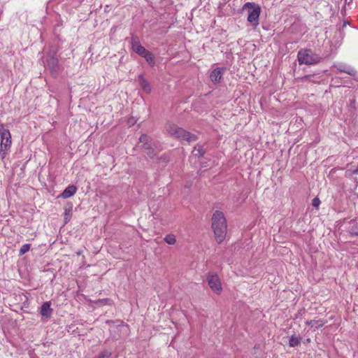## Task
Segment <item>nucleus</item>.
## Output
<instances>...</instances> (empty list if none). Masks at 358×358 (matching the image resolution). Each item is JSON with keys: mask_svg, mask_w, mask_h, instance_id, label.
Instances as JSON below:
<instances>
[{"mask_svg": "<svg viewBox=\"0 0 358 358\" xmlns=\"http://www.w3.org/2000/svg\"><path fill=\"white\" fill-rule=\"evenodd\" d=\"M212 228L215 240L218 243H222L227 234V222L222 212L215 211L212 217Z\"/></svg>", "mask_w": 358, "mask_h": 358, "instance_id": "nucleus-1", "label": "nucleus"}, {"mask_svg": "<svg viewBox=\"0 0 358 358\" xmlns=\"http://www.w3.org/2000/svg\"><path fill=\"white\" fill-rule=\"evenodd\" d=\"M166 131L170 136L180 140H185L189 143L194 142L197 140V136L196 135L185 131L182 128L179 127L171 122L166 124Z\"/></svg>", "mask_w": 358, "mask_h": 358, "instance_id": "nucleus-2", "label": "nucleus"}, {"mask_svg": "<svg viewBox=\"0 0 358 358\" xmlns=\"http://www.w3.org/2000/svg\"><path fill=\"white\" fill-rule=\"evenodd\" d=\"M248 8V22L256 27L259 25V17L261 13L260 6L254 2H247L244 4L243 9Z\"/></svg>", "mask_w": 358, "mask_h": 358, "instance_id": "nucleus-3", "label": "nucleus"}, {"mask_svg": "<svg viewBox=\"0 0 358 358\" xmlns=\"http://www.w3.org/2000/svg\"><path fill=\"white\" fill-rule=\"evenodd\" d=\"M297 58L300 64L313 65L320 61V57L310 49H303L298 52Z\"/></svg>", "mask_w": 358, "mask_h": 358, "instance_id": "nucleus-4", "label": "nucleus"}, {"mask_svg": "<svg viewBox=\"0 0 358 358\" xmlns=\"http://www.w3.org/2000/svg\"><path fill=\"white\" fill-rule=\"evenodd\" d=\"M208 283L211 289L216 294H220L222 289L218 276L215 274H209L207 277Z\"/></svg>", "mask_w": 358, "mask_h": 358, "instance_id": "nucleus-5", "label": "nucleus"}, {"mask_svg": "<svg viewBox=\"0 0 358 358\" xmlns=\"http://www.w3.org/2000/svg\"><path fill=\"white\" fill-rule=\"evenodd\" d=\"M131 48L136 54L141 57H143V55H145L148 51L141 45L137 38H131Z\"/></svg>", "mask_w": 358, "mask_h": 358, "instance_id": "nucleus-6", "label": "nucleus"}, {"mask_svg": "<svg viewBox=\"0 0 358 358\" xmlns=\"http://www.w3.org/2000/svg\"><path fill=\"white\" fill-rule=\"evenodd\" d=\"M224 69L222 68H216L214 69L210 75V78L212 82L217 83H219L222 78L223 74Z\"/></svg>", "mask_w": 358, "mask_h": 358, "instance_id": "nucleus-7", "label": "nucleus"}, {"mask_svg": "<svg viewBox=\"0 0 358 358\" xmlns=\"http://www.w3.org/2000/svg\"><path fill=\"white\" fill-rule=\"evenodd\" d=\"M50 302L46 301L43 303L41 308V314L43 317H45V318H48L51 316L52 313V309L50 308Z\"/></svg>", "mask_w": 358, "mask_h": 358, "instance_id": "nucleus-8", "label": "nucleus"}, {"mask_svg": "<svg viewBox=\"0 0 358 358\" xmlns=\"http://www.w3.org/2000/svg\"><path fill=\"white\" fill-rule=\"evenodd\" d=\"M1 136V148H10L11 145V135L10 131L8 133H4V134L0 136Z\"/></svg>", "mask_w": 358, "mask_h": 358, "instance_id": "nucleus-9", "label": "nucleus"}, {"mask_svg": "<svg viewBox=\"0 0 358 358\" xmlns=\"http://www.w3.org/2000/svg\"><path fill=\"white\" fill-rule=\"evenodd\" d=\"M76 192L77 187L75 185H69L64 190L61 196L64 199H69L73 196Z\"/></svg>", "mask_w": 358, "mask_h": 358, "instance_id": "nucleus-10", "label": "nucleus"}, {"mask_svg": "<svg viewBox=\"0 0 358 358\" xmlns=\"http://www.w3.org/2000/svg\"><path fill=\"white\" fill-rule=\"evenodd\" d=\"M138 80L141 87L143 89V90L146 93H150L151 92V87L148 80L145 79L143 75H140L138 77Z\"/></svg>", "mask_w": 358, "mask_h": 358, "instance_id": "nucleus-11", "label": "nucleus"}, {"mask_svg": "<svg viewBox=\"0 0 358 358\" xmlns=\"http://www.w3.org/2000/svg\"><path fill=\"white\" fill-rule=\"evenodd\" d=\"M306 324L310 326L311 328L319 329L325 324V321L322 320H313L306 321Z\"/></svg>", "mask_w": 358, "mask_h": 358, "instance_id": "nucleus-12", "label": "nucleus"}, {"mask_svg": "<svg viewBox=\"0 0 358 358\" xmlns=\"http://www.w3.org/2000/svg\"><path fill=\"white\" fill-rule=\"evenodd\" d=\"M140 142L143 143L145 149H150V145H152L150 137L146 134L141 135Z\"/></svg>", "mask_w": 358, "mask_h": 358, "instance_id": "nucleus-13", "label": "nucleus"}, {"mask_svg": "<svg viewBox=\"0 0 358 358\" xmlns=\"http://www.w3.org/2000/svg\"><path fill=\"white\" fill-rule=\"evenodd\" d=\"M205 152H206V150L203 149V145H201L200 144H197L194 147V148L192 151L193 155L197 157H203V155L205 154Z\"/></svg>", "mask_w": 358, "mask_h": 358, "instance_id": "nucleus-14", "label": "nucleus"}, {"mask_svg": "<svg viewBox=\"0 0 358 358\" xmlns=\"http://www.w3.org/2000/svg\"><path fill=\"white\" fill-rule=\"evenodd\" d=\"M48 66L52 71H57L58 70V61L55 58H51L48 61Z\"/></svg>", "mask_w": 358, "mask_h": 358, "instance_id": "nucleus-15", "label": "nucleus"}, {"mask_svg": "<svg viewBox=\"0 0 358 358\" xmlns=\"http://www.w3.org/2000/svg\"><path fill=\"white\" fill-rule=\"evenodd\" d=\"M301 343V338L292 335L289 340V345L290 347H296L299 345Z\"/></svg>", "mask_w": 358, "mask_h": 358, "instance_id": "nucleus-16", "label": "nucleus"}, {"mask_svg": "<svg viewBox=\"0 0 358 358\" xmlns=\"http://www.w3.org/2000/svg\"><path fill=\"white\" fill-rule=\"evenodd\" d=\"M143 57L145 58V59L149 64H150V65L155 64V57L151 52L148 51V52L145 55H143Z\"/></svg>", "mask_w": 358, "mask_h": 358, "instance_id": "nucleus-17", "label": "nucleus"}, {"mask_svg": "<svg viewBox=\"0 0 358 358\" xmlns=\"http://www.w3.org/2000/svg\"><path fill=\"white\" fill-rule=\"evenodd\" d=\"M164 240L169 245H174L176 243V236L172 234L166 235Z\"/></svg>", "mask_w": 358, "mask_h": 358, "instance_id": "nucleus-18", "label": "nucleus"}, {"mask_svg": "<svg viewBox=\"0 0 358 358\" xmlns=\"http://www.w3.org/2000/svg\"><path fill=\"white\" fill-rule=\"evenodd\" d=\"M31 248V245L29 243H26L22 245L19 250V255H23L26 252H27Z\"/></svg>", "mask_w": 358, "mask_h": 358, "instance_id": "nucleus-19", "label": "nucleus"}, {"mask_svg": "<svg viewBox=\"0 0 358 358\" xmlns=\"http://www.w3.org/2000/svg\"><path fill=\"white\" fill-rule=\"evenodd\" d=\"M0 158L1 159H3L6 155L8 154V150H10V148H1L0 147Z\"/></svg>", "mask_w": 358, "mask_h": 358, "instance_id": "nucleus-20", "label": "nucleus"}, {"mask_svg": "<svg viewBox=\"0 0 358 358\" xmlns=\"http://www.w3.org/2000/svg\"><path fill=\"white\" fill-rule=\"evenodd\" d=\"M147 150V155L150 157V158H154L157 154V152L155 151L152 148V145H150V149H145Z\"/></svg>", "mask_w": 358, "mask_h": 358, "instance_id": "nucleus-21", "label": "nucleus"}, {"mask_svg": "<svg viewBox=\"0 0 358 358\" xmlns=\"http://www.w3.org/2000/svg\"><path fill=\"white\" fill-rule=\"evenodd\" d=\"M320 204V201L318 198H314L312 201V205L315 208H318Z\"/></svg>", "mask_w": 358, "mask_h": 358, "instance_id": "nucleus-22", "label": "nucleus"}, {"mask_svg": "<svg viewBox=\"0 0 358 358\" xmlns=\"http://www.w3.org/2000/svg\"><path fill=\"white\" fill-rule=\"evenodd\" d=\"M111 355V353L110 352H108V351H105L103 352H102L98 358H108L110 357Z\"/></svg>", "mask_w": 358, "mask_h": 358, "instance_id": "nucleus-23", "label": "nucleus"}, {"mask_svg": "<svg viewBox=\"0 0 358 358\" xmlns=\"http://www.w3.org/2000/svg\"><path fill=\"white\" fill-rule=\"evenodd\" d=\"M9 132L8 129H6L3 124L0 123V136L4 134V133Z\"/></svg>", "mask_w": 358, "mask_h": 358, "instance_id": "nucleus-24", "label": "nucleus"}, {"mask_svg": "<svg viewBox=\"0 0 358 358\" xmlns=\"http://www.w3.org/2000/svg\"><path fill=\"white\" fill-rule=\"evenodd\" d=\"M127 123L130 126H132L136 123V120L134 117H131L128 118Z\"/></svg>", "mask_w": 358, "mask_h": 358, "instance_id": "nucleus-25", "label": "nucleus"}, {"mask_svg": "<svg viewBox=\"0 0 358 358\" xmlns=\"http://www.w3.org/2000/svg\"><path fill=\"white\" fill-rule=\"evenodd\" d=\"M81 254H82V252H81L80 251H79V252H77V255H81Z\"/></svg>", "mask_w": 358, "mask_h": 358, "instance_id": "nucleus-26", "label": "nucleus"}, {"mask_svg": "<svg viewBox=\"0 0 358 358\" xmlns=\"http://www.w3.org/2000/svg\"><path fill=\"white\" fill-rule=\"evenodd\" d=\"M357 233H358V231H357Z\"/></svg>", "mask_w": 358, "mask_h": 358, "instance_id": "nucleus-27", "label": "nucleus"}]
</instances>
